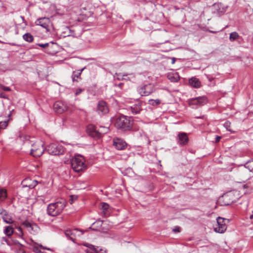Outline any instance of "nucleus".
Returning a JSON list of instances; mask_svg holds the SVG:
<instances>
[{
  "instance_id": "72a5a7b5",
  "label": "nucleus",
  "mask_w": 253,
  "mask_h": 253,
  "mask_svg": "<svg viewBox=\"0 0 253 253\" xmlns=\"http://www.w3.org/2000/svg\"><path fill=\"white\" fill-rule=\"evenodd\" d=\"M23 225L24 227H25L26 228H27L29 231L30 230H33V227L32 226L31 223H30L28 221H26L24 222L23 223Z\"/></svg>"
},
{
  "instance_id": "c756f323",
  "label": "nucleus",
  "mask_w": 253,
  "mask_h": 253,
  "mask_svg": "<svg viewBox=\"0 0 253 253\" xmlns=\"http://www.w3.org/2000/svg\"><path fill=\"white\" fill-rule=\"evenodd\" d=\"M7 197V192L6 190L3 189H0V202L3 201Z\"/></svg>"
},
{
  "instance_id": "c85d7f7f",
  "label": "nucleus",
  "mask_w": 253,
  "mask_h": 253,
  "mask_svg": "<svg viewBox=\"0 0 253 253\" xmlns=\"http://www.w3.org/2000/svg\"><path fill=\"white\" fill-rule=\"evenodd\" d=\"M117 78L118 80H126V78H125V77H127L128 75L130 76L132 78H134V75L132 73L131 74H122V73H117L116 74Z\"/></svg>"
},
{
  "instance_id": "6ab92c4d",
  "label": "nucleus",
  "mask_w": 253,
  "mask_h": 253,
  "mask_svg": "<svg viewBox=\"0 0 253 253\" xmlns=\"http://www.w3.org/2000/svg\"><path fill=\"white\" fill-rule=\"evenodd\" d=\"M3 213V215L2 216V219L7 224H11L13 222V220L11 217L8 215L7 213H6V211H4L2 208L0 209V213Z\"/></svg>"
},
{
  "instance_id": "f257e3e1",
  "label": "nucleus",
  "mask_w": 253,
  "mask_h": 253,
  "mask_svg": "<svg viewBox=\"0 0 253 253\" xmlns=\"http://www.w3.org/2000/svg\"><path fill=\"white\" fill-rule=\"evenodd\" d=\"M112 123L118 129L123 130H128L131 129L133 121L130 117L124 115H120L111 119Z\"/></svg>"
},
{
  "instance_id": "39448f33",
  "label": "nucleus",
  "mask_w": 253,
  "mask_h": 253,
  "mask_svg": "<svg viewBox=\"0 0 253 253\" xmlns=\"http://www.w3.org/2000/svg\"><path fill=\"white\" fill-rule=\"evenodd\" d=\"M48 154L52 155H59L63 154L64 148L63 146L57 143L50 144L46 148Z\"/></svg>"
},
{
  "instance_id": "cd10ccee",
  "label": "nucleus",
  "mask_w": 253,
  "mask_h": 253,
  "mask_svg": "<svg viewBox=\"0 0 253 253\" xmlns=\"http://www.w3.org/2000/svg\"><path fill=\"white\" fill-rule=\"evenodd\" d=\"M23 38L25 41L28 42H31L34 40L33 36L29 33H27L25 34L23 36Z\"/></svg>"
},
{
  "instance_id": "58836bf2",
  "label": "nucleus",
  "mask_w": 253,
  "mask_h": 253,
  "mask_svg": "<svg viewBox=\"0 0 253 253\" xmlns=\"http://www.w3.org/2000/svg\"><path fill=\"white\" fill-rule=\"evenodd\" d=\"M206 76L207 77V79L211 82L214 79L213 75H212L206 74Z\"/></svg>"
},
{
  "instance_id": "20e7f679",
  "label": "nucleus",
  "mask_w": 253,
  "mask_h": 253,
  "mask_svg": "<svg viewBox=\"0 0 253 253\" xmlns=\"http://www.w3.org/2000/svg\"><path fill=\"white\" fill-rule=\"evenodd\" d=\"M71 166L73 169L77 172L84 171L86 169L84 159L80 155L75 156L71 160Z\"/></svg>"
},
{
  "instance_id": "f3484780",
  "label": "nucleus",
  "mask_w": 253,
  "mask_h": 253,
  "mask_svg": "<svg viewBox=\"0 0 253 253\" xmlns=\"http://www.w3.org/2000/svg\"><path fill=\"white\" fill-rule=\"evenodd\" d=\"M87 247H88V249L85 251L86 253H106L105 251L98 247H95L92 245H89Z\"/></svg>"
},
{
  "instance_id": "4c0bfd02",
  "label": "nucleus",
  "mask_w": 253,
  "mask_h": 253,
  "mask_svg": "<svg viewBox=\"0 0 253 253\" xmlns=\"http://www.w3.org/2000/svg\"><path fill=\"white\" fill-rule=\"evenodd\" d=\"M250 166H253V162H251L250 164L248 162L245 165V167L246 168L249 169V170L251 171L253 170V169H250Z\"/></svg>"
},
{
  "instance_id": "49530a36",
  "label": "nucleus",
  "mask_w": 253,
  "mask_h": 253,
  "mask_svg": "<svg viewBox=\"0 0 253 253\" xmlns=\"http://www.w3.org/2000/svg\"><path fill=\"white\" fill-rule=\"evenodd\" d=\"M250 218L251 219H253V210L252 211V214L250 216Z\"/></svg>"
},
{
  "instance_id": "8fccbe9b",
  "label": "nucleus",
  "mask_w": 253,
  "mask_h": 253,
  "mask_svg": "<svg viewBox=\"0 0 253 253\" xmlns=\"http://www.w3.org/2000/svg\"><path fill=\"white\" fill-rule=\"evenodd\" d=\"M101 222H102V221L99 219L96 221V223H100Z\"/></svg>"
},
{
  "instance_id": "9d476101",
  "label": "nucleus",
  "mask_w": 253,
  "mask_h": 253,
  "mask_svg": "<svg viewBox=\"0 0 253 253\" xmlns=\"http://www.w3.org/2000/svg\"><path fill=\"white\" fill-rule=\"evenodd\" d=\"M113 146L118 150H123L126 148L127 144L122 138L115 137L113 140Z\"/></svg>"
},
{
  "instance_id": "6e6552de",
  "label": "nucleus",
  "mask_w": 253,
  "mask_h": 253,
  "mask_svg": "<svg viewBox=\"0 0 253 253\" xmlns=\"http://www.w3.org/2000/svg\"><path fill=\"white\" fill-rule=\"evenodd\" d=\"M155 90L153 84H148L138 87V91L141 96H148Z\"/></svg>"
},
{
  "instance_id": "bb28decb",
  "label": "nucleus",
  "mask_w": 253,
  "mask_h": 253,
  "mask_svg": "<svg viewBox=\"0 0 253 253\" xmlns=\"http://www.w3.org/2000/svg\"><path fill=\"white\" fill-rule=\"evenodd\" d=\"M37 45H38L42 48H48V47L52 48V47H53V46L54 45H57V44L52 42H50V43L47 42V43H38Z\"/></svg>"
},
{
  "instance_id": "f8f14e48",
  "label": "nucleus",
  "mask_w": 253,
  "mask_h": 253,
  "mask_svg": "<svg viewBox=\"0 0 253 253\" xmlns=\"http://www.w3.org/2000/svg\"><path fill=\"white\" fill-rule=\"evenodd\" d=\"M97 112L100 115H104L109 112V108L106 102L102 100L98 102Z\"/></svg>"
},
{
  "instance_id": "4be33fe9",
  "label": "nucleus",
  "mask_w": 253,
  "mask_h": 253,
  "mask_svg": "<svg viewBox=\"0 0 253 253\" xmlns=\"http://www.w3.org/2000/svg\"><path fill=\"white\" fill-rule=\"evenodd\" d=\"M44 249V250H47L49 251H51V250L48 248L44 247L42 245H39L38 246H35L33 248V251L35 253H44V252H42L41 251L40 249Z\"/></svg>"
},
{
  "instance_id": "5701e85b",
  "label": "nucleus",
  "mask_w": 253,
  "mask_h": 253,
  "mask_svg": "<svg viewBox=\"0 0 253 253\" xmlns=\"http://www.w3.org/2000/svg\"><path fill=\"white\" fill-rule=\"evenodd\" d=\"M196 98L199 106H203L208 102V99L205 96H199Z\"/></svg>"
},
{
  "instance_id": "c9c22d12",
  "label": "nucleus",
  "mask_w": 253,
  "mask_h": 253,
  "mask_svg": "<svg viewBox=\"0 0 253 253\" xmlns=\"http://www.w3.org/2000/svg\"><path fill=\"white\" fill-rule=\"evenodd\" d=\"M0 88L5 91H10L11 89L8 86H5L1 84H0Z\"/></svg>"
},
{
  "instance_id": "e433bc0d",
  "label": "nucleus",
  "mask_w": 253,
  "mask_h": 253,
  "mask_svg": "<svg viewBox=\"0 0 253 253\" xmlns=\"http://www.w3.org/2000/svg\"><path fill=\"white\" fill-rule=\"evenodd\" d=\"M230 125L231 123L228 121L226 122L224 124V127L227 129V130L230 131H231V129L230 128Z\"/></svg>"
},
{
  "instance_id": "f03ea898",
  "label": "nucleus",
  "mask_w": 253,
  "mask_h": 253,
  "mask_svg": "<svg viewBox=\"0 0 253 253\" xmlns=\"http://www.w3.org/2000/svg\"><path fill=\"white\" fill-rule=\"evenodd\" d=\"M66 206V202L61 199L55 203L49 204L47 208V214L51 216H56L60 214Z\"/></svg>"
},
{
  "instance_id": "393cba45",
  "label": "nucleus",
  "mask_w": 253,
  "mask_h": 253,
  "mask_svg": "<svg viewBox=\"0 0 253 253\" xmlns=\"http://www.w3.org/2000/svg\"><path fill=\"white\" fill-rule=\"evenodd\" d=\"M3 233L8 237H10L13 233V228L12 226H5L4 230Z\"/></svg>"
},
{
  "instance_id": "ddd939ff",
  "label": "nucleus",
  "mask_w": 253,
  "mask_h": 253,
  "mask_svg": "<svg viewBox=\"0 0 253 253\" xmlns=\"http://www.w3.org/2000/svg\"><path fill=\"white\" fill-rule=\"evenodd\" d=\"M53 109L56 113L61 114L67 110V107L63 102L57 101L53 104Z\"/></svg>"
},
{
  "instance_id": "7ed1b4c3",
  "label": "nucleus",
  "mask_w": 253,
  "mask_h": 253,
  "mask_svg": "<svg viewBox=\"0 0 253 253\" xmlns=\"http://www.w3.org/2000/svg\"><path fill=\"white\" fill-rule=\"evenodd\" d=\"M87 131L91 137L98 139L101 137L103 134L108 133L109 131V128L108 127L100 126L97 129L95 126L90 125L88 126Z\"/></svg>"
},
{
  "instance_id": "1a4fd4ad",
  "label": "nucleus",
  "mask_w": 253,
  "mask_h": 253,
  "mask_svg": "<svg viewBox=\"0 0 253 253\" xmlns=\"http://www.w3.org/2000/svg\"><path fill=\"white\" fill-rule=\"evenodd\" d=\"M83 234L82 230H78V229H69L65 231V235L66 237L73 241L75 242L76 238L77 236H81Z\"/></svg>"
},
{
  "instance_id": "a19ab883",
  "label": "nucleus",
  "mask_w": 253,
  "mask_h": 253,
  "mask_svg": "<svg viewBox=\"0 0 253 253\" xmlns=\"http://www.w3.org/2000/svg\"><path fill=\"white\" fill-rule=\"evenodd\" d=\"M173 231L174 233H178L180 232V227L178 226H176L174 227V228L173 229Z\"/></svg>"
},
{
  "instance_id": "7c9ffc66",
  "label": "nucleus",
  "mask_w": 253,
  "mask_h": 253,
  "mask_svg": "<svg viewBox=\"0 0 253 253\" xmlns=\"http://www.w3.org/2000/svg\"><path fill=\"white\" fill-rule=\"evenodd\" d=\"M168 78L172 82H177L179 80V76L176 74L174 75L172 74L169 75Z\"/></svg>"
},
{
  "instance_id": "79ce46f5",
  "label": "nucleus",
  "mask_w": 253,
  "mask_h": 253,
  "mask_svg": "<svg viewBox=\"0 0 253 253\" xmlns=\"http://www.w3.org/2000/svg\"><path fill=\"white\" fill-rule=\"evenodd\" d=\"M2 241L6 242L7 245H9V242L8 240L6 237H2Z\"/></svg>"
},
{
  "instance_id": "a211bd4d",
  "label": "nucleus",
  "mask_w": 253,
  "mask_h": 253,
  "mask_svg": "<svg viewBox=\"0 0 253 253\" xmlns=\"http://www.w3.org/2000/svg\"><path fill=\"white\" fill-rule=\"evenodd\" d=\"M22 184L23 187H27L32 189L37 185V181L36 180H32L31 179H27L23 181Z\"/></svg>"
},
{
  "instance_id": "c03bdc74",
  "label": "nucleus",
  "mask_w": 253,
  "mask_h": 253,
  "mask_svg": "<svg viewBox=\"0 0 253 253\" xmlns=\"http://www.w3.org/2000/svg\"><path fill=\"white\" fill-rule=\"evenodd\" d=\"M0 98H6V95L3 93H0Z\"/></svg>"
},
{
  "instance_id": "473e14b6",
  "label": "nucleus",
  "mask_w": 253,
  "mask_h": 253,
  "mask_svg": "<svg viewBox=\"0 0 253 253\" xmlns=\"http://www.w3.org/2000/svg\"><path fill=\"white\" fill-rule=\"evenodd\" d=\"M148 102L150 105H151L152 106H156L161 103V101L158 99H150L149 100Z\"/></svg>"
},
{
  "instance_id": "603ef678",
  "label": "nucleus",
  "mask_w": 253,
  "mask_h": 253,
  "mask_svg": "<svg viewBox=\"0 0 253 253\" xmlns=\"http://www.w3.org/2000/svg\"><path fill=\"white\" fill-rule=\"evenodd\" d=\"M21 18H22L23 20L24 19V17L23 16H21Z\"/></svg>"
},
{
  "instance_id": "a18cd8bd",
  "label": "nucleus",
  "mask_w": 253,
  "mask_h": 253,
  "mask_svg": "<svg viewBox=\"0 0 253 253\" xmlns=\"http://www.w3.org/2000/svg\"><path fill=\"white\" fill-rule=\"evenodd\" d=\"M220 138H221V137L218 136H216V138H215V142L217 143V142H219L220 139Z\"/></svg>"
},
{
  "instance_id": "f704fd0d",
  "label": "nucleus",
  "mask_w": 253,
  "mask_h": 253,
  "mask_svg": "<svg viewBox=\"0 0 253 253\" xmlns=\"http://www.w3.org/2000/svg\"><path fill=\"white\" fill-rule=\"evenodd\" d=\"M65 33H68L67 36H74V32L69 27H66Z\"/></svg>"
},
{
  "instance_id": "09e8293b",
  "label": "nucleus",
  "mask_w": 253,
  "mask_h": 253,
  "mask_svg": "<svg viewBox=\"0 0 253 253\" xmlns=\"http://www.w3.org/2000/svg\"><path fill=\"white\" fill-rule=\"evenodd\" d=\"M175 62V58H172V64H173Z\"/></svg>"
},
{
  "instance_id": "4468645a",
  "label": "nucleus",
  "mask_w": 253,
  "mask_h": 253,
  "mask_svg": "<svg viewBox=\"0 0 253 253\" xmlns=\"http://www.w3.org/2000/svg\"><path fill=\"white\" fill-rule=\"evenodd\" d=\"M218 203L221 206H226L230 205L232 201H230V195L225 194L219 198Z\"/></svg>"
},
{
  "instance_id": "412c9836",
  "label": "nucleus",
  "mask_w": 253,
  "mask_h": 253,
  "mask_svg": "<svg viewBox=\"0 0 253 253\" xmlns=\"http://www.w3.org/2000/svg\"><path fill=\"white\" fill-rule=\"evenodd\" d=\"M109 205L106 203H101V209L104 216H107L109 214L108 211Z\"/></svg>"
},
{
  "instance_id": "37998d69",
  "label": "nucleus",
  "mask_w": 253,
  "mask_h": 253,
  "mask_svg": "<svg viewBox=\"0 0 253 253\" xmlns=\"http://www.w3.org/2000/svg\"><path fill=\"white\" fill-rule=\"evenodd\" d=\"M226 11V9L225 8H222V10H220V9H219V10H217V12L218 13H224Z\"/></svg>"
},
{
  "instance_id": "ea45409f",
  "label": "nucleus",
  "mask_w": 253,
  "mask_h": 253,
  "mask_svg": "<svg viewBox=\"0 0 253 253\" xmlns=\"http://www.w3.org/2000/svg\"><path fill=\"white\" fill-rule=\"evenodd\" d=\"M83 91V89H81V88H78L76 90V92H75V95H78L79 94H80V93H81V92Z\"/></svg>"
},
{
  "instance_id": "423d86ee",
  "label": "nucleus",
  "mask_w": 253,
  "mask_h": 253,
  "mask_svg": "<svg viewBox=\"0 0 253 253\" xmlns=\"http://www.w3.org/2000/svg\"><path fill=\"white\" fill-rule=\"evenodd\" d=\"M44 150L43 142L39 141L32 145L30 154L35 157H39L42 155Z\"/></svg>"
},
{
  "instance_id": "2f4dec72",
  "label": "nucleus",
  "mask_w": 253,
  "mask_h": 253,
  "mask_svg": "<svg viewBox=\"0 0 253 253\" xmlns=\"http://www.w3.org/2000/svg\"><path fill=\"white\" fill-rule=\"evenodd\" d=\"M239 37V34L237 32H234L230 34L229 40L231 42H233L237 39Z\"/></svg>"
},
{
  "instance_id": "0eeeda50",
  "label": "nucleus",
  "mask_w": 253,
  "mask_h": 253,
  "mask_svg": "<svg viewBox=\"0 0 253 253\" xmlns=\"http://www.w3.org/2000/svg\"><path fill=\"white\" fill-rule=\"evenodd\" d=\"M217 224L214 227V231L219 233H223L227 229V225L225 223L226 219L218 217L217 218Z\"/></svg>"
},
{
  "instance_id": "dca6fc26",
  "label": "nucleus",
  "mask_w": 253,
  "mask_h": 253,
  "mask_svg": "<svg viewBox=\"0 0 253 253\" xmlns=\"http://www.w3.org/2000/svg\"><path fill=\"white\" fill-rule=\"evenodd\" d=\"M142 102L139 100H137L136 102L130 107V110L134 114L139 113L141 109Z\"/></svg>"
},
{
  "instance_id": "b1692460",
  "label": "nucleus",
  "mask_w": 253,
  "mask_h": 253,
  "mask_svg": "<svg viewBox=\"0 0 253 253\" xmlns=\"http://www.w3.org/2000/svg\"><path fill=\"white\" fill-rule=\"evenodd\" d=\"M85 68L84 67V68H82L81 70H78L76 71H74L72 74V80L73 82L77 81V80L75 79L76 78H78L80 77L82 72L84 70V69Z\"/></svg>"
},
{
  "instance_id": "de8ad7c7",
  "label": "nucleus",
  "mask_w": 253,
  "mask_h": 253,
  "mask_svg": "<svg viewBox=\"0 0 253 253\" xmlns=\"http://www.w3.org/2000/svg\"><path fill=\"white\" fill-rule=\"evenodd\" d=\"M18 231H20V233L21 234V235H23V233H22V228L21 227H19L18 229Z\"/></svg>"
},
{
  "instance_id": "a878e982",
  "label": "nucleus",
  "mask_w": 253,
  "mask_h": 253,
  "mask_svg": "<svg viewBox=\"0 0 253 253\" xmlns=\"http://www.w3.org/2000/svg\"><path fill=\"white\" fill-rule=\"evenodd\" d=\"M189 105L193 108H197L199 107L197 98H192L188 100Z\"/></svg>"
},
{
  "instance_id": "aec40b11",
  "label": "nucleus",
  "mask_w": 253,
  "mask_h": 253,
  "mask_svg": "<svg viewBox=\"0 0 253 253\" xmlns=\"http://www.w3.org/2000/svg\"><path fill=\"white\" fill-rule=\"evenodd\" d=\"M189 83L191 86L194 88H199L201 86V82L195 77H193L189 79Z\"/></svg>"
},
{
  "instance_id": "2eb2a0df",
  "label": "nucleus",
  "mask_w": 253,
  "mask_h": 253,
  "mask_svg": "<svg viewBox=\"0 0 253 253\" xmlns=\"http://www.w3.org/2000/svg\"><path fill=\"white\" fill-rule=\"evenodd\" d=\"M189 139L185 132H179L178 134V143L180 145H185L188 143Z\"/></svg>"
},
{
  "instance_id": "9b49d317",
  "label": "nucleus",
  "mask_w": 253,
  "mask_h": 253,
  "mask_svg": "<svg viewBox=\"0 0 253 253\" xmlns=\"http://www.w3.org/2000/svg\"><path fill=\"white\" fill-rule=\"evenodd\" d=\"M35 24L36 25L40 26L44 28L46 31L49 30L50 20L49 18L45 17L40 18L35 21Z\"/></svg>"
},
{
  "instance_id": "3c124183",
  "label": "nucleus",
  "mask_w": 253,
  "mask_h": 253,
  "mask_svg": "<svg viewBox=\"0 0 253 253\" xmlns=\"http://www.w3.org/2000/svg\"><path fill=\"white\" fill-rule=\"evenodd\" d=\"M123 84L122 83H120V84H119V86L120 87H122V86L123 85Z\"/></svg>"
}]
</instances>
